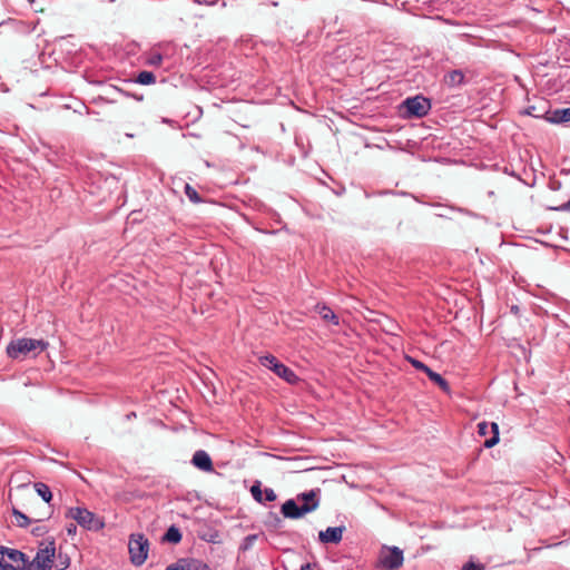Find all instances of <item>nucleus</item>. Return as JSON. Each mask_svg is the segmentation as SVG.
Wrapping results in <instances>:
<instances>
[{
	"mask_svg": "<svg viewBox=\"0 0 570 570\" xmlns=\"http://www.w3.org/2000/svg\"><path fill=\"white\" fill-rule=\"evenodd\" d=\"M318 499L315 490L299 493L295 499L286 500L281 508L282 514L287 519H299L305 514L316 510Z\"/></svg>",
	"mask_w": 570,
	"mask_h": 570,
	"instance_id": "f257e3e1",
	"label": "nucleus"
},
{
	"mask_svg": "<svg viewBox=\"0 0 570 570\" xmlns=\"http://www.w3.org/2000/svg\"><path fill=\"white\" fill-rule=\"evenodd\" d=\"M48 342L36 338H17L12 340L7 346V354L10 358L22 360L32 354L37 356L40 352L48 347Z\"/></svg>",
	"mask_w": 570,
	"mask_h": 570,
	"instance_id": "f03ea898",
	"label": "nucleus"
},
{
	"mask_svg": "<svg viewBox=\"0 0 570 570\" xmlns=\"http://www.w3.org/2000/svg\"><path fill=\"white\" fill-rule=\"evenodd\" d=\"M66 518L75 520L77 524L90 531H98L105 525L94 512L81 507L69 508L66 512Z\"/></svg>",
	"mask_w": 570,
	"mask_h": 570,
	"instance_id": "7ed1b4c3",
	"label": "nucleus"
},
{
	"mask_svg": "<svg viewBox=\"0 0 570 570\" xmlns=\"http://www.w3.org/2000/svg\"><path fill=\"white\" fill-rule=\"evenodd\" d=\"M28 556L20 550L0 547L1 570H27Z\"/></svg>",
	"mask_w": 570,
	"mask_h": 570,
	"instance_id": "20e7f679",
	"label": "nucleus"
},
{
	"mask_svg": "<svg viewBox=\"0 0 570 570\" xmlns=\"http://www.w3.org/2000/svg\"><path fill=\"white\" fill-rule=\"evenodd\" d=\"M56 546L52 539L45 548H40L32 561L28 559L27 570H51L55 562Z\"/></svg>",
	"mask_w": 570,
	"mask_h": 570,
	"instance_id": "39448f33",
	"label": "nucleus"
},
{
	"mask_svg": "<svg viewBox=\"0 0 570 570\" xmlns=\"http://www.w3.org/2000/svg\"><path fill=\"white\" fill-rule=\"evenodd\" d=\"M148 539L141 533H134L129 538L128 550L130 560L135 566H141L148 557Z\"/></svg>",
	"mask_w": 570,
	"mask_h": 570,
	"instance_id": "423d86ee",
	"label": "nucleus"
},
{
	"mask_svg": "<svg viewBox=\"0 0 570 570\" xmlns=\"http://www.w3.org/2000/svg\"><path fill=\"white\" fill-rule=\"evenodd\" d=\"M261 365L273 371L277 376L287 383L294 384L298 381V376L288 366L279 362L274 355L267 354L259 357Z\"/></svg>",
	"mask_w": 570,
	"mask_h": 570,
	"instance_id": "0eeeda50",
	"label": "nucleus"
},
{
	"mask_svg": "<svg viewBox=\"0 0 570 570\" xmlns=\"http://www.w3.org/2000/svg\"><path fill=\"white\" fill-rule=\"evenodd\" d=\"M403 105L409 117L422 118L431 110L430 99L420 95L406 98Z\"/></svg>",
	"mask_w": 570,
	"mask_h": 570,
	"instance_id": "6e6552de",
	"label": "nucleus"
},
{
	"mask_svg": "<svg viewBox=\"0 0 570 570\" xmlns=\"http://www.w3.org/2000/svg\"><path fill=\"white\" fill-rule=\"evenodd\" d=\"M166 570H212V568L199 559L180 558L176 562L169 564Z\"/></svg>",
	"mask_w": 570,
	"mask_h": 570,
	"instance_id": "1a4fd4ad",
	"label": "nucleus"
},
{
	"mask_svg": "<svg viewBox=\"0 0 570 570\" xmlns=\"http://www.w3.org/2000/svg\"><path fill=\"white\" fill-rule=\"evenodd\" d=\"M324 326H327L333 333H338L344 330L346 324L331 307L323 305V327Z\"/></svg>",
	"mask_w": 570,
	"mask_h": 570,
	"instance_id": "9d476101",
	"label": "nucleus"
},
{
	"mask_svg": "<svg viewBox=\"0 0 570 570\" xmlns=\"http://www.w3.org/2000/svg\"><path fill=\"white\" fill-rule=\"evenodd\" d=\"M490 431L492 433V436L490 439H487L483 443V446L487 449H491L499 443V425L495 422H492L490 424L488 422H480L478 424L479 435L485 436Z\"/></svg>",
	"mask_w": 570,
	"mask_h": 570,
	"instance_id": "9b49d317",
	"label": "nucleus"
},
{
	"mask_svg": "<svg viewBox=\"0 0 570 570\" xmlns=\"http://www.w3.org/2000/svg\"><path fill=\"white\" fill-rule=\"evenodd\" d=\"M403 551L397 547H393L382 558L381 562L384 569L396 570L403 564Z\"/></svg>",
	"mask_w": 570,
	"mask_h": 570,
	"instance_id": "f8f14e48",
	"label": "nucleus"
},
{
	"mask_svg": "<svg viewBox=\"0 0 570 570\" xmlns=\"http://www.w3.org/2000/svg\"><path fill=\"white\" fill-rule=\"evenodd\" d=\"M191 463L197 469L204 471V472H212L214 471V465L212 458L209 454L204 450H197L191 459Z\"/></svg>",
	"mask_w": 570,
	"mask_h": 570,
	"instance_id": "ddd939ff",
	"label": "nucleus"
},
{
	"mask_svg": "<svg viewBox=\"0 0 570 570\" xmlns=\"http://www.w3.org/2000/svg\"><path fill=\"white\" fill-rule=\"evenodd\" d=\"M345 530L346 527L344 524L326 528V530L323 531V543H340Z\"/></svg>",
	"mask_w": 570,
	"mask_h": 570,
	"instance_id": "4468645a",
	"label": "nucleus"
},
{
	"mask_svg": "<svg viewBox=\"0 0 570 570\" xmlns=\"http://www.w3.org/2000/svg\"><path fill=\"white\" fill-rule=\"evenodd\" d=\"M544 118L551 124H566L570 122V107L554 110H547Z\"/></svg>",
	"mask_w": 570,
	"mask_h": 570,
	"instance_id": "2eb2a0df",
	"label": "nucleus"
},
{
	"mask_svg": "<svg viewBox=\"0 0 570 570\" xmlns=\"http://www.w3.org/2000/svg\"><path fill=\"white\" fill-rule=\"evenodd\" d=\"M444 82L449 87H459L465 83V76L462 70L454 69L444 75Z\"/></svg>",
	"mask_w": 570,
	"mask_h": 570,
	"instance_id": "dca6fc26",
	"label": "nucleus"
},
{
	"mask_svg": "<svg viewBox=\"0 0 570 570\" xmlns=\"http://www.w3.org/2000/svg\"><path fill=\"white\" fill-rule=\"evenodd\" d=\"M425 374L434 384H436L443 391L448 392L450 390L448 381L444 377H442L441 374L434 372L430 367L425 371Z\"/></svg>",
	"mask_w": 570,
	"mask_h": 570,
	"instance_id": "f3484780",
	"label": "nucleus"
},
{
	"mask_svg": "<svg viewBox=\"0 0 570 570\" xmlns=\"http://www.w3.org/2000/svg\"><path fill=\"white\" fill-rule=\"evenodd\" d=\"M11 512L14 517L13 523L19 528H27L32 522V520L27 514L18 510L14 505H12Z\"/></svg>",
	"mask_w": 570,
	"mask_h": 570,
	"instance_id": "a211bd4d",
	"label": "nucleus"
},
{
	"mask_svg": "<svg viewBox=\"0 0 570 570\" xmlns=\"http://www.w3.org/2000/svg\"><path fill=\"white\" fill-rule=\"evenodd\" d=\"M181 532L176 525H170L163 537V540L169 543L177 544L181 541Z\"/></svg>",
	"mask_w": 570,
	"mask_h": 570,
	"instance_id": "6ab92c4d",
	"label": "nucleus"
},
{
	"mask_svg": "<svg viewBox=\"0 0 570 570\" xmlns=\"http://www.w3.org/2000/svg\"><path fill=\"white\" fill-rule=\"evenodd\" d=\"M33 488L37 492V494L39 497H41V499L47 502V503H50V501L52 500V492L50 490V488L43 483V482H36L33 484Z\"/></svg>",
	"mask_w": 570,
	"mask_h": 570,
	"instance_id": "aec40b11",
	"label": "nucleus"
},
{
	"mask_svg": "<svg viewBox=\"0 0 570 570\" xmlns=\"http://www.w3.org/2000/svg\"><path fill=\"white\" fill-rule=\"evenodd\" d=\"M70 564V559L68 554L59 552L57 556L55 554L53 567L56 570H66Z\"/></svg>",
	"mask_w": 570,
	"mask_h": 570,
	"instance_id": "412c9836",
	"label": "nucleus"
},
{
	"mask_svg": "<svg viewBox=\"0 0 570 570\" xmlns=\"http://www.w3.org/2000/svg\"><path fill=\"white\" fill-rule=\"evenodd\" d=\"M136 82L144 86L151 85L156 82V76L151 71H140Z\"/></svg>",
	"mask_w": 570,
	"mask_h": 570,
	"instance_id": "4be33fe9",
	"label": "nucleus"
},
{
	"mask_svg": "<svg viewBox=\"0 0 570 570\" xmlns=\"http://www.w3.org/2000/svg\"><path fill=\"white\" fill-rule=\"evenodd\" d=\"M186 197L194 204H200L204 202V199L200 197V195L197 193V190L190 186L189 184H185L184 188Z\"/></svg>",
	"mask_w": 570,
	"mask_h": 570,
	"instance_id": "5701e85b",
	"label": "nucleus"
},
{
	"mask_svg": "<svg viewBox=\"0 0 570 570\" xmlns=\"http://www.w3.org/2000/svg\"><path fill=\"white\" fill-rule=\"evenodd\" d=\"M261 485H262V484H261V482H259V481H256V482L252 485V488H250V493H252L253 498H254L257 502H259V503H262V502H263V492H262Z\"/></svg>",
	"mask_w": 570,
	"mask_h": 570,
	"instance_id": "b1692460",
	"label": "nucleus"
},
{
	"mask_svg": "<svg viewBox=\"0 0 570 570\" xmlns=\"http://www.w3.org/2000/svg\"><path fill=\"white\" fill-rule=\"evenodd\" d=\"M161 62H163V56L159 52H154L148 58V65H150V66L157 67V66H160Z\"/></svg>",
	"mask_w": 570,
	"mask_h": 570,
	"instance_id": "393cba45",
	"label": "nucleus"
},
{
	"mask_svg": "<svg viewBox=\"0 0 570 570\" xmlns=\"http://www.w3.org/2000/svg\"><path fill=\"white\" fill-rule=\"evenodd\" d=\"M409 362L412 364V366L419 371H422L425 373V371L429 368V366L426 364H424L423 362L419 361V360H415L413 357H407Z\"/></svg>",
	"mask_w": 570,
	"mask_h": 570,
	"instance_id": "a878e982",
	"label": "nucleus"
},
{
	"mask_svg": "<svg viewBox=\"0 0 570 570\" xmlns=\"http://www.w3.org/2000/svg\"><path fill=\"white\" fill-rule=\"evenodd\" d=\"M461 570H484V566L481 563H474L473 561L466 562Z\"/></svg>",
	"mask_w": 570,
	"mask_h": 570,
	"instance_id": "bb28decb",
	"label": "nucleus"
},
{
	"mask_svg": "<svg viewBox=\"0 0 570 570\" xmlns=\"http://www.w3.org/2000/svg\"><path fill=\"white\" fill-rule=\"evenodd\" d=\"M264 495H265V501H268V502L275 501L277 498L275 491L271 488H266L264 490Z\"/></svg>",
	"mask_w": 570,
	"mask_h": 570,
	"instance_id": "cd10ccee",
	"label": "nucleus"
},
{
	"mask_svg": "<svg viewBox=\"0 0 570 570\" xmlns=\"http://www.w3.org/2000/svg\"><path fill=\"white\" fill-rule=\"evenodd\" d=\"M524 114L535 118L544 117V115L537 112L535 106H529L528 108H525Z\"/></svg>",
	"mask_w": 570,
	"mask_h": 570,
	"instance_id": "c85d7f7f",
	"label": "nucleus"
},
{
	"mask_svg": "<svg viewBox=\"0 0 570 570\" xmlns=\"http://www.w3.org/2000/svg\"><path fill=\"white\" fill-rule=\"evenodd\" d=\"M48 532L47 528L45 525H37L31 530V533L35 537H41Z\"/></svg>",
	"mask_w": 570,
	"mask_h": 570,
	"instance_id": "c756f323",
	"label": "nucleus"
},
{
	"mask_svg": "<svg viewBox=\"0 0 570 570\" xmlns=\"http://www.w3.org/2000/svg\"><path fill=\"white\" fill-rule=\"evenodd\" d=\"M551 209L556 212H570V199L559 206L551 207Z\"/></svg>",
	"mask_w": 570,
	"mask_h": 570,
	"instance_id": "7c9ffc66",
	"label": "nucleus"
},
{
	"mask_svg": "<svg viewBox=\"0 0 570 570\" xmlns=\"http://www.w3.org/2000/svg\"><path fill=\"white\" fill-rule=\"evenodd\" d=\"M256 539V535H247L245 539H244V543L242 546V550H247L252 542Z\"/></svg>",
	"mask_w": 570,
	"mask_h": 570,
	"instance_id": "2f4dec72",
	"label": "nucleus"
},
{
	"mask_svg": "<svg viewBox=\"0 0 570 570\" xmlns=\"http://www.w3.org/2000/svg\"><path fill=\"white\" fill-rule=\"evenodd\" d=\"M66 531H67L68 535H75L77 532V525L75 523H69L66 527Z\"/></svg>",
	"mask_w": 570,
	"mask_h": 570,
	"instance_id": "473e14b6",
	"label": "nucleus"
},
{
	"mask_svg": "<svg viewBox=\"0 0 570 570\" xmlns=\"http://www.w3.org/2000/svg\"><path fill=\"white\" fill-rule=\"evenodd\" d=\"M301 570H321L316 562L314 563H306L301 567Z\"/></svg>",
	"mask_w": 570,
	"mask_h": 570,
	"instance_id": "72a5a7b5",
	"label": "nucleus"
},
{
	"mask_svg": "<svg viewBox=\"0 0 570 570\" xmlns=\"http://www.w3.org/2000/svg\"><path fill=\"white\" fill-rule=\"evenodd\" d=\"M193 1L198 4H213L214 3L213 0H193Z\"/></svg>",
	"mask_w": 570,
	"mask_h": 570,
	"instance_id": "f704fd0d",
	"label": "nucleus"
},
{
	"mask_svg": "<svg viewBox=\"0 0 570 570\" xmlns=\"http://www.w3.org/2000/svg\"><path fill=\"white\" fill-rule=\"evenodd\" d=\"M511 313H513L514 315H519L520 313V308L518 305H512L511 308H510Z\"/></svg>",
	"mask_w": 570,
	"mask_h": 570,
	"instance_id": "c9c22d12",
	"label": "nucleus"
},
{
	"mask_svg": "<svg viewBox=\"0 0 570 570\" xmlns=\"http://www.w3.org/2000/svg\"><path fill=\"white\" fill-rule=\"evenodd\" d=\"M49 517H38L36 519H33L35 522H41V521H45L47 520Z\"/></svg>",
	"mask_w": 570,
	"mask_h": 570,
	"instance_id": "e433bc0d",
	"label": "nucleus"
},
{
	"mask_svg": "<svg viewBox=\"0 0 570 570\" xmlns=\"http://www.w3.org/2000/svg\"><path fill=\"white\" fill-rule=\"evenodd\" d=\"M136 416V413L127 414V417Z\"/></svg>",
	"mask_w": 570,
	"mask_h": 570,
	"instance_id": "4c0bfd02",
	"label": "nucleus"
},
{
	"mask_svg": "<svg viewBox=\"0 0 570 570\" xmlns=\"http://www.w3.org/2000/svg\"><path fill=\"white\" fill-rule=\"evenodd\" d=\"M136 416V413L127 414V417Z\"/></svg>",
	"mask_w": 570,
	"mask_h": 570,
	"instance_id": "58836bf2",
	"label": "nucleus"
},
{
	"mask_svg": "<svg viewBox=\"0 0 570 570\" xmlns=\"http://www.w3.org/2000/svg\"><path fill=\"white\" fill-rule=\"evenodd\" d=\"M136 416V413L127 414V417Z\"/></svg>",
	"mask_w": 570,
	"mask_h": 570,
	"instance_id": "ea45409f",
	"label": "nucleus"
},
{
	"mask_svg": "<svg viewBox=\"0 0 570 570\" xmlns=\"http://www.w3.org/2000/svg\"><path fill=\"white\" fill-rule=\"evenodd\" d=\"M239 570H250L249 568L243 567Z\"/></svg>",
	"mask_w": 570,
	"mask_h": 570,
	"instance_id": "a19ab883",
	"label": "nucleus"
}]
</instances>
